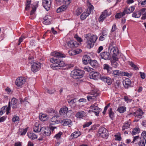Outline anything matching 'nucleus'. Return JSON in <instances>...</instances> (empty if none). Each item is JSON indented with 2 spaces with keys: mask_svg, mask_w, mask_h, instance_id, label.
Segmentation results:
<instances>
[{
  "mask_svg": "<svg viewBox=\"0 0 146 146\" xmlns=\"http://www.w3.org/2000/svg\"><path fill=\"white\" fill-rule=\"evenodd\" d=\"M89 111L92 114L94 113L96 116H98L99 115V112L98 111H96L93 110H89Z\"/></svg>",
  "mask_w": 146,
  "mask_h": 146,
  "instance_id": "4d7b16f0",
  "label": "nucleus"
},
{
  "mask_svg": "<svg viewBox=\"0 0 146 146\" xmlns=\"http://www.w3.org/2000/svg\"><path fill=\"white\" fill-rule=\"evenodd\" d=\"M28 137L31 139H35L37 138V136L33 133L29 132L27 133Z\"/></svg>",
  "mask_w": 146,
  "mask_h": 146,
  "instance_id": "c85d7f7f",
  "label": "nucleus"
},
{
  "mask_svg": "<svg viewBox=\"0 0 146 146\" xmlns=\"http://www.w3.org/2000/svg\"><path fill=\"white\" fill-rule=\"evenodd\" d=\"M88 15L87 12H84L81 15L80 18L81 19L84 20Z\"/></svg>",
  "mask_w": 146,
  "mask_h": 146,
  "instance_id": "37998d69",
  "label": "nucleus"
},
{
  "mask_svg": "<svg viewBox=\"0 0 146 146\" xmlns=\"http://www.w3.org/2000/svg\"><path fill=\"white\" fill-rule=\"evenodd\" d=\"M140 131V129L139 128L135 127L133 129L131 134L132 135H135L136 134L139 133Z\"/></svg>",
  "mask_w": 146,
  "mask_h": 146,
  "instance_id": "f704fd0d",
  "label": "nucleus"
},
{
  "mask_svg": "<svg viewBox=\"0 0 146 146\" xmlns=\"http://www.w3.org/2000/svg\"><path fill=\"white\" fill-rule=\"evenodd\" d=\"M63 125L64 126L68 125L70 127L72 125V122L69 119H65L62 120Z\"/></svg>",
  "mask_w": 146,
  "mask_h": 146,
  "instance_id": "412c9836",
  "label": "nucleus"
},
{
  "mask_svg": "<svg viewBox=\"0 0 146 146\" xmlns=\"http://www.w3.org/2000/svg\"><path fill=\"white\" fill-rule=\"evenodd\" d=\"M109 15L107 13V10H105L103 12L102 14L100 16L99 18V21L100 22H102L104 20L106 17Z\"/></svg>",
  "mask_w": 146,
  "mask_h": 146,
  "instance_id": "f8f14e48",
  "label": "nucleus"
},
{
  "mask_svg": "<svg viewBox=\"0 0 146 146\" xmlns=\"http://www.w3.org/2000/svg\"><path fill=\"white\" fill-rule=\"evenodd\" d=\"M39 118L41 121H45L47 120L48 116L45 114L40 113L39 115Z\"/></svg>",
  "mask_w": 146,
  "mask_h": 146,
  "instance_id": "393cba45",
  "label": "nucleus"
},
{
  "mask_svg": "<svg viewBox=\"0 0 146 146\" xmlns=\"http://www.w3.org/2000/svg\"><path fill=\"white\" fill-rule=\"evenodd\" d=\"M122 72L119 70H114L112 72V74L115 77L121 76Z\"/></svg>",
  "mask_w": 146,
  "mask_h": 146,
  "instance_id": "b1692460",
  "label": "nucleus"
},
{
  "mask_svg": "<svg viewBox=\"0 0 146 146\" xmlns=\"http://www.w3.org/2000/svg\"><path fill=\"white\" fill-rule=\"evenodd\" d=\"M21 131H22V132L20 133V135H25L26 134L27 131V128H26L23 130L21 129Z\"/></svg>",
  "mask_w": 146,
  "mask_h": 146,
  "instance_id": "6e6d98bb",
  "label": "nucleus"
},
{
  "mask_svg": "<svg viewBox=\"0 0 146 146\" xmlns=\"http://www.w3.org/2000/svg\"><path fill=\"white\" fill-rule=\"evenodd\" d=\"M143 113L142 110H137L135 112L133 113V115L134 116L139 117V116L142 115Z\"/></svg>",
  "mask_w": 146,
  "mask_h": 146,
  "instance_id": "a878e982",
  "label": "nucleus"
},
{
  "mask_svg": "<svg viewBox=\"0 0 146 146\" xmlns=\"http://www.w3.org/2000/svg\"><path fill=\"white\" fill-rule=\"evenodd\" d=\"M84 69L89 72H93V70H94L93 68L89 67H84Z\"/></svg>",
  "mask_w": 146,
  "mask_h": 146,
  "instance_id": "8fccbe9b",
  "label": "nucleus"
},
{
  "mask_svg": "<svg viewBox=\"0 0 146 146\" xmlns=\"http://www.w3.org/2000/svg\"><path fill=\"white\" fill-rule=\"evenodd\" d=\"M135 9V8L133 6H131L129 8H126L124 9L123 11L125 14H129L133 12Z\"/></svg>",
  "mask_w": 146,
  "mask_h": 146,
  "instance_id": "6ab92c4d",
  "label": "nucleus"
},
{
  "mask_svg": "<svg viewBox=\"0 0 146 146\" xmlns=\"http://www.w3.org/2000/svg\"><path fill=\"white\" fill-rule=\"evenodd\" d=\"M93 8L94 7L93 5L90 3L88 7V8L87 9V11L86 12H87L88 15H89L90 13L92 10L93 9Z\"/></svg>",
  "mask_w": 146,
  "mask_h": 146,
  "instance_id": "4c0bfd02",
  "label": "nucleus"
},
{
  "mask_svg": "<svg viewBox=\"0 0 146 146\" xmlns=\"http://www.w3.org/2000/svg\"><path fill=\"white\" fill-rule=\"evenodd\" d=\"M11 104L10 102L9 103L8 106H3L2 109H3V110H10L11 109Z\"/></svg>",
  "mask_w": 146,
  "mask_h": 146,
  "instance_id": "5fc2aeb1",
  "label": "nucleus"
},
{
  "mask_svg": "<svg viewBox=\"0 0 146 146\" xmlns=\"http://www.w3.org/2000/svg\"><path fill=\"white\" fill-rule=\"evenodd\" d=\"M31 0H27V3L26 4V7L25 10H29L30 7V5L31 3Z\"/></svg>",
  "mask_w": 146,
  "mask_h": 146,
  "instance_id": "e433bc0d",
  "label": "nucleus"
},
{
  "mask_svg": "<svg viewBox=\"0 0 146 146\" xmlns=\"http://www.w3.org/2000/svg\"><path fill=\"white\" fill-rule=\"evenodd\" d=\"M51 3V0H42L43 6L47 11L50 7Z\"/></svg>",
  "mask_w": 146,
  "mask_h": 146,
  "instance_id": "1a4fd4ad",
  "label": "nucleus"
},
{
  "mask_svg": "<svg viewBox=\"0 0 146 146\" xmlns=\"http://www.w3.org/2000/svg\"><path fill=\"white\" fill-rule=\"evenodd\" d=\"M114 113L112 111V110H110L109 112V115L111 119H112L114 117Z\"/></svg>",
  "mask_w": 146,
  "mask_h": 146,
  "instance_id": "e2e57ef3",
  "label": "nucleus"
},
{
  "mask_svg": "<svg viewBox=\"0 0 146 146\" xmlns=\"http://www.w3.org/2000/svg\"><path fill=\"white\" fill-rule=\"evenodd\" d=\"M108 131L104 127H100L99 129L98 133L99 136L103 138H106L108 135Z\"/></svg>",
  "mask_w": 146,
  "mask_h": 146,
  "instance_id": "423d86ee",
  "label": "nucleus"
},
{
  "mask_svg": "<svg viewBox=\"0 0 146 146\" xmlns=\"http://www.w3.org/2000/svg\"><path fill=\"white\" fill-rule=\"evenodd\" d=\"M111 53H113V54L112 56V58L114 60H118V58L117 57V55L119 54L118 50L117 47H116L113 48L109 50Z\"/></svg>",
  "mask_w": 146,
  "mask_h": 146,
  "instance_id": "0eeeda50",
  "label": "nucleus"
},
{
  "mask_svg": "<svg viewBox=\"0 0 146 146\" xmlns=\"http://www.w3.org/2000/svg\"><path fill=\"white\" fill-rule=\"evenodd\" d=\"M85 115V112L84 111L78 112L76 115V117L78 118H82Z\"/></svg>",
  "mask_w": 146,
  "mask_h": 146,
  "instance_id": "72a5a7b5",
  "label": "nucleus"
},
{
  "mask_svg": "<svg viewBox=\"0 0 146 146\" xmlns=\"http://www.w3.org/2000/svg\"><path fill=\"white\" fill-rule=\"evenodd\" d=\"M141 15V13L139 11L134 12L132 14L133 17L135 18H139Z\"/></svg>",
  "mask_w": 146,
  "mask_h": 146,
  "instance_id": "2f4dec72",
  "label": "nucleus"
},
{
  "mask_svg": "<svg viewBox=\"0 0 146 146\" xmlns=\"http://www.w3.org/2000/svg\"><path fill=\"white\" fill-rule=\"evenodd\" d=\"M89 64L94 68L96 69L98 67V63L97 61L96 60H91L89 62Z\"/></svg>",
  "mask_w": 146,
  "mask_h": 146,
  "instance_id": "dca6fc26",
  "label": "nucleus"
},
{
  "mask_svg": "<svg viewBox=\"0 0 146 146\" xmlns=\"http://www.w3.org/2000/svg\"><path fill=\"white\" fill-rule=\"evenodd\" d=\"M84 74V71L80 70H74L71 73V76L74 79H76L82 78Z\"/></svg>",
  "mask_w": 146,
  "mask_h": 146,
  "instance_id": "7ed1b4c3",
  "label": "nucleus"
},
{
  "mask_svg": "<svg viewBox=\"0 0 146 146\" xmlns=\"http://www.w3.org/2000/svg\"><path fill=\"white\" fill-rule=\"evenodd\" d=\"M32 7V10L31 11V15H33L34 12H35L36 10V7L35 6H33V7Z\"/></svg>",
  "mask_w": 146,
  "mask_h": 146,
  "instance_id": "680f3d73",
  "label": "nucleus"
},
{
  "mask_svg": "<svg viewBox=\"0 0 146 146\" xmlns=\"http://www.w3.org/2000/svg\"><path fill=\"white\" fill-rule=\"evenodd\" d=\"M41 67L40 63L34 62L32 65L31 70L33 72H36L40 69Z\"/></svg>",
  "mask_w": 146,
  "mask_h": 146,
  "instance_id": "9d476101",
  "label": "nucleus"
},
{
  "mask_svg": "<svg viewBox=\"0 0 146 146\" xmlns=\"http://www.w3.org/2000/svg\"><path fill=\"white\" fill-rule=\"evenodd\" d=\"M62 134V133L60 132L55 135L54 137L57 139H58L60 138Z\"/></svg>",
  "mask_w": 146,
  "mask_h": 146,
  "instance_id": "13d9d810",
  "label": "nucleus"
},
{
  "mask_svg": "<svg viewBox=\"0 0 146 146\" xmlns=\"http://www.w3.org/2000/svg\"><path fill=\"white\" fill-rule=\"evenodd\" d=\"M92 123L91 121H90L86 123L83 125V128H85L86 127H88L92 124Z\"/></svg>",
  "mask_w": 146,
  "mask_h": 146,
  "instance_id": "052dcab7",
  "label": "nucleus"
},
{
  "mask_svg": "<svg viewBox=\"0 0 146 146\" xmlns=\"http://www.w3.org/2000/svg\"><path fill=\"white\" fill-rule=\"evenodd\" d=\"M80 135V131H77L74 132L71 135L72 136H73L74 138H76L78 137Z\"/></svg>",
  "mask_w": 146,
  "mask_h": 146,
  "instance_id": "a19ab883",
  "label": "nucleus"
},
{
  "mask_svg": "<svg viewBox=\"0 0 146 146\" xmlns=\"http://www.w3.org/2000/svg\"><path fill=\"white\" fill-rule=\"evenodd\" d=\"M121 76H126L129 77H131L132 76V74L127 72H122Z\"/></svg>",
  "mask_w": 146,
  "mask_h": 146,
  "instance_id": "3c124183",
  "label": "nucleus"
},
{
  "mask_svg": "<svg viewBox=\"0 0 146 146\" xmlns=\"http://www.w3.org/2000/svg\"><path fill=\"white\" fill-rule=\"evenodd\" d=\"M130 123L128 122H126L125 123L123 126L122 127V131H124L126 129H127L129 127Z\"/></svg>",
  "mask_w": 146,
  "mask_h": 146,
  "instance_id": "473e14b6",
  "label": "nucleus"
},
{
  "mask_svg": "<svg viewBox=\"0 0 146 146\" xmlns=\"http://www.w3.org/2000/svg\"><path fill=\"white\" fill-rule=\"evenodd\" d=\"M139 141L138 143L139 146H145L146 140L144 138H140Z\"/></svg>",
  "mask_w": 146,
  "mask_h": 146,
  "instance_id": "cd10ccee",
  "label": "nucleus"
},
{
  "mask_svg": "<svg viewBox=\"0 0 146 146\" xmlns=\"http://www.w3.org/2000/svg\"><path fill=\"white\" fill-rule=\"evenodd\" d=\"M72 0H64V4L68 6L71 3Z\"/></svg>",
  "mask_w": 146,
  "mask_h": 146,
  "instance_id": "69168bd1",
  "label": "nucleus"
},
{
  "mask_svg": "<svg viewBox=\"0 0 146 146\" xmlns=\"http://www.w3.org/2000/svg\"><path fill=\"white\" fill-rule=\"evenodd\" d=\"M91 60L90 59V57L87 55H85L83 56L82 58V61L83 63L85 64H87Z\"/></svg>",
  "mask_w": 146,
  "mask_h": 146,
  "instance_id": "4be33fe9",
  "label": "nucleus"
},
{
  "mask_svg": "<svg viewBox=\"0 0 146 146\" xmlns=\"http://www.w3.org/2000/svg\"><path fill=\"white\" fill-rule=\"evenodd\" d=\"M67 112V110H60L59 113L60 115L66 117V113Z\"/></svg>",
  "mask_w": 146,
  "mask_h": 146,
  "instance_id": "58836bf2",
  "label": "nucleus"
},
{
  "mask_svg": "<svg viewBox=\"0 0 146 146\" xmlns=\"http://www.w3.org/2000/svg\"><path fill=\"white\" fill-rule=\"evenodd\" d=\"M50 17L49 16L47 15L43 19V23L44 24L46 25H48L50 23L51 20L49 18Z\"/></svg>",
  "mask_w": 146,
  "mask_h": 146,
  "instance_id": "5701e85b",
  "label": "nucleus"
},
{
  "mask_svg": "<svg viewBox=\"0 0 146 146\" xmlns=\"http://www.w3.org/2000/svg\"><path fill=\"white\" fill-rule=\"evenodd\" d=\"M100 56L101 58L105 60H110L111 58V56L110 53L107 52H104L101 53Z\"/></svg>",
  "mask_w": 146,
  "mask_h": 146,
  "instance_id": "9b49d317",
  "label": "nucleus"
},
{
  "mask_svg": "<svg viewBox=\"0 0 146 146\" xmlns=\"http://www.w3.org/2000/svg\"><path fill=\"white\" fill-rule=\"evenodd\" d=\"M125 14L123 11V12L117 13L115 16L116 18L119 19L124 16Z\"/></svg>",
  "mask_w": 146,
  "mask_h": 146,
  "instance_id": "c9c22d12",
  "label": "nucleus"
},
{
  "mask_svg": "<svg viewBox=\"0 0 146 146\" xmlns=\"http://www.w3.org/2000/svg\"><path fill=\"white\" fill-rule=\"evenodd\" d=\"M56 3L60 5L62 4H64V0H56Z\"/></svg>",
  "mask_w": 146,
  "mask_h": 146,
  "instance_id": "0e129e2a",
  "label": "nucleus"
},
{
  "mask_svg": "<svg viewBox=\"0 0 146 146\" xmlns=\"http://www.w3.org/2000/svg\"><path fill=\"white\" fill-rule=\"evenodd\" d=\"M99 73L98 72H95L93 73H91L89 75V77L91 79L96 80L99 78Z\"/></svg>",
  "mask_w": 146,
  "mask_h": 146,
  "instance_id": "f3484780",
  "label": "nucleus"
},
{
  "mask_svg": "<svg viewBox=\"0 0 146 146\" xmlns=\"http://www.w3.org/2000/svg\"><path fill=\"white\" fill-rule=\"evenodd\" d=\"M90 108L92 110H100V108H99L97 106V105L96 103L92 105L90 107Z\"/></svg>",
  "mask_w": 146,
  "mask_h": 146,
  "instance_id": "49530a36",
  "label": "nucleus"
},
{
  "mask_svg": "<svg viewBox=\"0 0 146 146\" xmlns=\"http://www.w3.org/2000/svg\"><path fill=\"white\" fill-rule=\"evenodd\" d=\"M19 121V116L16 115H14L12 119V121L14 122Z\"/></svg>",
  "mask_w": 146,
  "mask_h": 146,
  "instance_id": "c03bdc74",
  "label": "nucleus"
},
{
  "mask_svg": "<svg viewBox=\"0 0 146 146\" xmlns=\"http://www.w3.org/2000/svg\"><path fill=\"white\" fill-rule=\"evenodd\" d=\"M129 64L131 66L134 68V69L136 70H138V68L137 67L136 65H135L132 62H129Z\"/></svg>",
  "mask_w": 146,
  "mask_h": 146,
  "instance_id": "de8ad7c7",
  "label": "nucleus"
},
{
  "mask_svg": "<svg viewBox=\"0 0 146 146\" xmlns=\"http://www.w3.org/2000/svg\"><path fill=\"white\" fill-rule=\"evenodd\" d=\"M82 51L81 50L79 49H77L76 50H72L69 52V53L71 55H74L79 53Z\"/></svg>",
  "mask_w": 146,
  "mask_h": 146,
  "instance_id": "bb28decb",
  "label": "nucleus"
},
{
  "mask_svg": "<svg viewBox=\"0 0 146 146\" xmlns=\"http://www.w3.org/2000/svg\"><path fill=\"white\" fill-rule=\"evenodd\" d=\"M85 37L87 39V47L90 49L93 47L94 43L98 38V37L96 35H92L88 34L86 35Z\"/></svg>",
  "mask_w": 146,
  "mask_h": 146,
  "instance_id": "f03ea898",
  "label": "nucleus"
},
{
  "mask_svg": "<svg viewBox=\"0 0 146 146\" xmlns=\"http://www.w3.org/2000/svg\"><path fill=\"white\" fill-rule=\"evenodd\" d=\"M107 32L106 30H104L102 33V35L105 37H106L108 35Z\"/></svg>",
  "mask_w": 146,
  "mask_h": 146,
  "instance_id": "774afa93",
  "label": "nucleus"
},
{
  "mask_svg": "<svg viewBox=\"0 0 146 146\" xmlns=\"http://www.w3.org/2000/svg\"><path fill=\"white\" fill-rule=\"evenodd\" d=\"M68 46L70 48H74L78 46L79 44L76 41H70L68 42Z\"/></svg>",
  "mask_w": 146,
  "mask_h": 146,
  "instance_id": "a211bd4d",
  "label": "nucleus"
},
{
  "mask_svg": "<svg viewBox=\"0 0 146 146\" xmlns=\"http://www.w3.org/2000/svg\"><path fill=\"white\" fill-rule=\"evenodd\" d=\"M99 91L96 90L94 89L90 92V94L92 96H88L87 98L89 101H92L94 100V98H96L98 96L99 94Z\"/></svg>",
  "mask_w": 146,
  "mask_h": 146,
  "instance_id": "39448f33",
  "label": "nucleus"
},
{
  "mask_svg": "<svg viewBox=\"0 0 146 146\" xmlns=\"http://www.w3.org/2000/svg\"><path fill=\"white\" fill-rule=\"evenodd\" d=\"M139 136H137L133 137V141L131 142L132 143H133L135 141H137L139 139Z\"/></svg>",
  "mask_w": 146,
  "mask_h": 146,
  "instance_id": "338daca9",
  "label": "nucleus"
},
{
  "mask_svg": "<svg viewBox=\"0 0 146 146\" xmlns=\"http://www.w3.org/2000/svg\"><path fill=\"white\" fill-rule=\"evenodd\" d=\"M124 99L125 101L127 103L131 102L132 101L131 99L129 98L128 97L126 96H125L124 97Z\"/></svg>",
  "mask_w": 146,
  "mask_h": 146,
  "instance_id": "864d4df0",
  "label": "nucleus"
},
{
  "mask_svg": "<svg viewBox=\"0 0 146 146\" xmlns=\"http://www.w3.org/2000/svg\"><path fill=\"white\" fill-rule=\"evenodd\" d=\"M129 64L131 66L134 68V69L136 70H138V68L137 67L136 65H135L132 62H129Z\"/></svg>",
  "mask_w": 146,
  "mask_h": 146,
  "instance_id": "09e8293b",
  "label": "nucleus"
},
{
  "mask_svg": "<svg viewBox=\"0 0 146 146\" xmlns=\"http://www.w3.org/2000/svg\"><path fill=\"white\" fill-rule=\"evenodd\" d=\"M17 100L15 98H13L11 101L12 108L15 109L17 108Z\"/></svg>",
  "mask_w": 146,
  "mask_h": 146,
  "instance_id": "aec40b11",
  "label": "nucleus"
},
{
  "mask_svg": "<svg viewBox=\"0 0 146 146\" xmlns=\"http://www.w3.org/2000/svg\"><path fill=\"white\" fill-rule=\"evenodd\" d=\"M82 12V10L81 8H78L75 11V14L78 16L80 15Z\"/></svg>",
  "mask_w": 146,
  "mask_h": 146,
  "instance_id": "ea45409f",
  "label": "nucleus"
},
{
  "mask_svg": "<svg viewBox=\"0 0 146 146\" xmlns=\"http://www.w3.org/2000/svg\"><path fill=\"white\" fill-rule=\"evenodd\" d=\"M116 47L114 42H111L109 46L108 50H111L112 49Z\"/></svg>",
  "mask_w": 146,
  "mask_h": 146,
  "instance_id": "79ce46f5",
  "label": "nucleus"
},
{
  "mask_svg": "<svg viewBox=\"0 0 146 146\" xmlns=\"http://www.w3.org/2000/svg\"><path fill=\"white\" fill-rule=\"evenodd\" d=\"M103 68L104 70H107L108 73H111L112 68L110 67L109 65L107 64H104L103 65Z\"/></svg>",
  "mask_w": 146,
  "mask_h": 146,
  "instance_id": "c756f323",
  "label": "nucleus"
},
{
  "mask_svg": "<svg viewBox=\"0 0 146 146\" xmlns=\"http://www.w3.org/2000/svg\"><path fill=\"white\" fill-rule=\"evenodd\" d=\"M117 60H113L111 61V65L112 67L114 68H116L118 65V63L116 62V61Z\"/></svg>",
  "mask_w": 146,
  "mask_h": 146,
  "instance_id": "a18cd8bd",
  "label": "nucleus"
},
{
  "mask_svg": "<svg viewBox=\"0 0 146 146\" xmlns=\"http://www.w3.org/2000/svg\"><path fill=\"white\" fill-rule=\"evenodd\" d=\"M57 117L54 116L50 119L49 122L50 125L58 124L60 123V121L57 119Z\"/></svg>",
  "mask_w": 146,
  "mask_h": 146,
  "instance_id": "4468645a",
  "label": "nucleus"
},
{
  "mask_svg": "<svg viewBox=\"0 0 146 146\" xmlns=\"http://www.w3.org/2000/svg\"><path fill=\"white\" fill-rule=\"evenodd\" d=\"M100 78L102 81L106 82L108 85H110L112 83L111 80L109 77L101 75L100 76Z\"/></svg>",
  "mask_w": 146,
  "mask_h": 146,
  "instance_id": "ddd939ff",
  "label": "nucleus"
},
{
  "mask_svg": "<svg viewBox=\"0 0 146 146\" xmlns=\"http://www.w3.org/2000/svg\"><path fill=\"white\" fill-rule=\"evenodd\" d=\"M76 98H74L70 100V101H68V102L70 106L72 108H73L76 106L75 103L76 102Z\"/></svg>",
  "mask_w": 146,
  "mask_h": 146,
  "instance_id": "7c9ffc66",
  "label": "nucleus"
},
{
  "mask_svg": "<svg viewBox=\"0 0 146 146\" xmlns=\"http://www.w3.org/2000/svg\"><path fill=\"white\" fill-rule=\"evenodd\" d=\"M56 128V127L52 126H51L50 128L48 127H47L46 128L42 127L40 129V131L44 136H48L51 134V131H53L54 129Z\"/></svg>",
  "mask_w": 146,
  "mask_h": 146,
  "instance_id": "20e7f679",
  "label": "nucleus"
},
{
  "mask_svg": "<svg viewBox=\"0 0 146 146\" xmlns=\"http://www.w3.org/2000/svg\"><path fill=\"white\" fill-rule=\"evenodd\" d=\"M123 84L124 87L126 88H128L131 86V82L128 78H126L124 81L123 82Z\"/></svg>",
  "mask_w": 146,
  "mask_h": 146,
  "instance_id": "2eb2a0df",
  "label": "nucleus"
},
{
  "mask_svg": "<svg viewBox=\"0 0 146 146\" xmlns=\"http://www.w3.org/2000/svg\"><path fill=\"white\" fill-rule=\"evenodd\" d=\"M26 79L23 77L17 78L15 82L16 85L18 87H20L24 84L26 82Z\"/></svg>",
  "mask_w": 146,
  "mask_h": 146,
  "instance_id": "6e6552de",
  "label": "nucleus"
},
{
  "mask_svg": "<svg viewBox=\"0 0 146 146\" xmlns=\"http://www.w3.org/2000/svg\"><path fill=\"white\" fill-rule=\"evenodd\" d=\"M25 38V37L23 35H22L19 39V42L18 44V45H19L23 41V39Z\"/></svg>",
  "mask_w": 146,
  "mask_h": 146,
  "instance_id": "603ef678",
  "label": "nucleus"
},
{
  "mask_svg": "<svg viewBox=\"0 0 146 146\" xmlns=\"http://www.w3.org/2000/svg\"><path fill=\"white\" fill-rule=\"evenodd\" d=\"M121 85V82L120 80H117L115 83V85L116 86V87H118L120 86Z\"/></svg>",
  "mask_w": 146,
  "mask_h": 146,
  "instance_id": "bf43d9fd",
  "label": "nucleus"
},
{
  "mask_svg": "<svg viewBox=\"0 0 146 146\" xmlns=\"http://www.w3.org/2000/svg\"><path fill=\"white\" fill-rule=\"evenodd\" d=\"M51 55L54 56L50 60V62L53 63L50 66V67L53 69H60L61 67H64L65 66L64 62L59 59L60 58L64 57H65L64 54L58 52L54 51L52 53Z\"/></svg>",
  "mask_w": 146,
  "mask_h": 146,
  "instance_id": "f257e3e1",
  "label": "nucleus"
}]
</instances>
